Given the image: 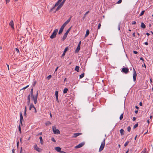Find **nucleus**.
Wrapping results in <instances>:
<instances>
[{
	"mask_svg": "<svg viewBox=\"0 0 153 153\" xmlns=\"http://www.w3.org/2000/svg\"><path fill=\"white\" fill-rule=\"evenodd\" d=\"M38 91L36 92V95L35 96H34L33 95V88H32L31 89L30 95H31V96L32 98L33 99L35 104H36L37 103V100L38 97Z\"/></svg>",
	"mask_w": 153,
	"mask_h": 153,
	"instance_id": "1",
	"label": "nucleus"
},
{
	"mask_svg": "<svg viewBox=\"0 0 153 153\" xmlns=\"http://www.w3.org/2000/svg\"><path fill=\"white\" fill-rule=\"evenodd\" d=\"M105 138L104 139L103 141L102 142L101 145H100V146L99 150V152H100L103 150L105 145Z\"/></svg>",
	"mask_w": 153,
	"mask_h": 153,
	"instance_id": "2",
	"label": "nucleus"
},
{
	"mask_svg": "<svg viewBox=\"0 0 153 153\" xmlns=\"http://www.w3.org/2000/svg\"><path fill=\"white\" fill-rule=\"evenodd\" d=\"M58 30L57 29H56L55 30L52 35L50 36V38L52 39L55 38L56 36V35L58 32Z\"/></svg>",
	"mask_w": 153,
	"mask_h": 153,
	"instance_id": "3",
	"label": "nucleus"
},
{
	"mask_svg": "<svg viewBox=\"0 0 153 153\" xmlns=\"http://www.w3.org/2000/svg\"><path fill=\"white\" fill-rule=\"evenodd\" d=\"M52 130L54 134H60L59 131L58 129H56L55 126H52Z\"/></svg>",
	"mask_w": 153,
	"mask_h": 153,
	"instance_id": "4",
	"label": "nucleus"
},
{
	"mask_svg": "<svg viewBox=\"0 0 153 153\" xmlns=\"http://www.w3.org/2000/svg\"><path fill=\"white\" fill-rule=\"evenodd\" d=\"M71 27L70 28H69L66 31V32L64 34L62 39L64 40L66 38L67 36L69 33V32L70 31L71 28Z\"/></svg>",
	"mask_w": 153,
	"mask_h": 153,
	"instance_id": "5",
	"label": "nucleus"
},
{
	"mask_svg": "<svg viewBox=\"0 0 153 153\" xmlns=\"http://www.w3.org/2000/svg\"><path fill=\"white\" fill-rule=\"evenodd\" d=\"M133 79L134 81H135L136 79L137 74L134 68H133Z\"/></svg>",
	"mask_w": 153,
	"mask_h": 153,
	"instance_id": "6",
	"label": "nucleus"
},
{
	"mask_svg": "<svg viewBox=\"0 0 153 153\" xmlns=\"http://www.w3.org/2000/svg\"><path fill=\"white\" fill-rule=\"evenodd\" d=\"M34 149L39 152H41L42 151V149L39 148L36 144L34 146Z\"/></svg>",
	"mask_w": 153,
	"mask_h": 153,
	"instance_id": "7",
	"label": "nucleus"
},
{
	"mask_svg": "<svg viewBox=\"0 0 153 153\" xmlns=\"http://www.w3.org/2000/svg\"><path fill=\"white\" fill-rule=\"evenodd\" d=\"M62 1V0H59L55 4L54 6L51 9V11H53V10L54 9L55 7L58 5L59 4V3L61 2V1Z\"/></svg>",
	"mask_w": 153,
	"mask_h": 153,
	"instance_id": "8",
	"label": "nucleus"
},
{
	"mask_svg": "<svg viewBox=\"0 0 153 153\" xmlns=\"http://www.w3.org/2000/svg\"><path fill=\"white\" fill-rule=\"evenodd\" d=\"M123 72L125 74H127L129 71L128 69V68H123L122 69Z\"/></svg>",
	"mask_w": 153,
	"mask_h": 153,
	"instance_id": "9",
	"label": "nucleus"
},
{
	"mask_svg": "<svg viewBox=\"0 0 153 153\" xmlns=\"http://www.w3.org/2000/svg\"><path fill=\"white\" fill-rule=\"evenodd\" d=\"M84 145V143H81L78 145L76 146L75 147V148L76 149L79 148L82 146Z\"/></svg>",
	"mask_w": 153,
	"mask_h": 153,
	"instance_id": "10",
	"label": "nucleus"
},
{
	"mask_svg": "<svg viewBox=\"0 0 153 153\" xmlns=\"http://www.w3.org/2000/svg\"><path fill=\"white\" fill-rule=\"evenodd\" d=\"M82 134V133H74L73 134V137H76L79 136Z\"/></svg>",
	"mask_w": 153,
	"mask_h": 153,
	"instance_id": "11",
	"label": "nucleus"
},
{
	"mask_svg": "<svg viewBox=\"0 0 153 153\" xmlns=\"http://www.w3.org/2000/svg\"><path fill=\"white\" fill-rule=\"evenodd\" d=\"M68 49V47H66L65 48L64 51V52L62 55V57H63L65 55V53L66 52V51H67Z\"/></svg>",
	"mask_w": 153,
	"mask_h": 153,
	"instance_id": "12",
	"label": "nucleus"
},
{
	"mask_svg": "<svg viewBox=\"0 0 153 153\" xmlns=\"http://www.w3.org/2000/svg\"><path fill=\"white\" fill-rule=\"evenodd\" d=\"M9 25L11 26L13 29H14V28L13 27L14 24L13 20H11L9 23Z\"/></svg>",
	"mask_w": 153,
	"mask_h": 153,
	"instance_id": "13",
	"label": "nucleus"
},
{
	"mask_svg": "<svg viewBox=\"0 0 153 153\" xmlns=\"http://www.w3.org/2000/svg\"><path fill=\"white\" fill-rule=\"evenodd\" d=\"M56 100L57 102H59L58 98V91H56L55 93Z\"/></svg>",
	"mask_w": 153,
	"mask_h": 153,
	"instance_id": "14",
	"label": "nucleus"
},
{
	"mask_svg": "<svg viewBox=\"0 0 153 153\" xmlns=\"http://www.w3.org/2000/svg\"><path fill=\"white\" fill-rule=\"evenodd\" d=\"M55 149L57 152H60V150H61V148L59 147H55Z\"/></svg>",
	"mask_w": 153,
	"mask_h": 153,
	"instance_id": "15",
	"label": "nucleus"
},
{
	"mask_svg": "<svg viewBox=\"0 0 153 153\" xmlns=\"http://www.w3.org/2000/svg\"><path fill=\"white\" fill-rule=\"evenodd\" d=\"M64 28L62 27V26L61 27L59 31V34H61L62 32L63 31V29H64Z\"/></svg>",
	"mask_w": 153,
	"mask_h": 153,
	"instance_id": "16",
	"label": "nucleus"
},
{
	"mask_svg": "<svg viewBox=\"0 0 153 153\" xmlns=\"http://www.w3.org/2000/svg\"><path fill=\"white\" fill-rule=\"evenodd\" d=\"M89 34V31L88 30H87L86 31V33L85 36V38Z\"/></svg>",
	"mask_w": 153,
	"mask_h": 153,
	"instance_id": "17",
	"label": "nucleus"
},
{
	"mask_svg": "<svg viewBox=\"0 0 153 153\" xmlns=\"http://www.w3.org/2000/svg\"><path fill=\"white\" fill-rule=\"evenodd\" d=\"M22 120H23V116L22 114L21 113L20 114V121L21 124H22Z\"/></svg>",
	"mask_w": 153,
	"mask_h": 153,
	"instance_id": "18",
	"label": "nucleus"
},
{
	"mask_svg": "<svg viewBox=\"0 0 153 153\" xmlns=\"http://www.w3.org/2000/svg\"><path fill=\"white\" fill-rule=\"evenodd\" d=\"M141 27L142 28H145L146 27V25L143 22L141 23Z\"/></svg>",
	"mask_w": 153,
	"mask_h": 153,
	"instance_id": "19",
	"label": "nucleus"
},
{
	"mask_svg": "<svg viewBox=\"0 0 153 153\" xmlns=\"http://www.w3.org/2000/svg\"><path fill=\"white\" fill-rule=\"evenodd\" d=\"M120 131L121 135H124V131L123 129H121Z\"/></svg>",
	"mask_w": 153,
	"mask_h": 153,
	"instance_id": "20",
	"label": "nucleus"
},
{
	"mask_svg": "<svg viewBox=\"0 0 153 153\" xmlns=\"http://www.w3.org/2000/svg\"><path fill=\"white\" fill-rule=\"evenodd\" d=\"M79 67L78 66H76L75 67V70L77 71V72H79Z\"/></svg>",
	"mask_w": 153,
	"mask_h": 153,
	"instance_id": "21",
	"label": "nucleus"
},
{
	"mask_svg": "<svg viewBox=\"0 0 153 153\" xmlns=\"http://www.w3.org/2000/svg\"><path fill=\"white\" fill-rule=\"evenodd\" d=\"M68 23V21H66L63 24L62 26L64 28V27Z\"/></svg>",
	"mask_w": 153,
	"mask_h": 153,
	"instance_id": "22",
	"label": "nucleus"
},
{
	"mask_svg": "<svg viewBox=\"0 0 153 153\" xmlns=\"http://www.w3.org/2000/svg\"><path fill=\"white\" fill-rule=\"evenodd\" d=\"M39 139L40 140L41 144H43V141L42 137L41 136L39 138Z\"/></svg>",
	"mask_w": 153,
	"mask_h": 153,
	"instance_id": "23",
	"label": "nucleus"
},
{
	"mask_svg": "<svg viewBox=\"0 0 153 153\" xmlns=\"http://www.w3.org/2000/svg\"><path fill=\"white\" fill-rule=\"evenodd\" d=\"M80 46H78L77 47V48H76V52H78L80 50Z\"/></svg>",
	"mask_w": 153,
	"mask_h": 153,
	"instance_id": "24",
	"label": "nucleus"
},
{
	"mask_svg": "<svg viewBox=\"0 0 153 153\" xmlns=\"http://www.w3.org/2000/svg\"><path fill=\"white\" fill-rule=\"evenodd\" d=\"M51 123L49 121H47L45 123V125L46 126H48L51 125Z\"/></svg>",
	"mask_w": 153,
	"mask_h": 153,
	"instance_id": "25",
	"label": "nucleus"
},
{
	"mask_svg": "<svg viewBox=\"0 0 153 153\" xmlns=\"http://www.w3.org/2000/svg\"><path fill=\"white\" fill-rule=\"evenodd\" d=\"M26 111H27V107L26 106H25L24 111V116L26 117Z\"/></svg>",
	"mask_w": 153,
	"mask_h": 153,
	"instance_id": "26",
	"label": "nucleus"
},
{
	"mask_svg": "<svg viewBox=\"0 0 153 153\" xmlns=\"http://www.w3.org/2000/svg\"><path fill=\"white\" fill-rule=\"evenodd\" d=\"M62 7L60 4H59L57 7V8L56 11L59 10Z\"/></svg>",
	"mask_w": 153,
	"mask_h": 153,
	"instance_id": "27",
	"label": "nucleus"
},
{
	"mask_svg": "<svg viewBox=\"0 0 153 153\" xmlns=\"http://www.w3.org/2000/svg\"><path fill=\"white\" fill-rule=\"evenodd\" d=\"M89 13V11L86 12L85 14H84V16L82 18V19L83 20L85 18V16L86 15H87Z\"/></svg>",
	"mask_w": 153,
	"mask_h": 153,
	"instance_id": "28",
	"label": "nucleus"
},
{
	"mask_svg": "<svg viewBox=\"0 0 153 153\" xmlns=\"http://www.w3.org/2000/svg\"><path fill=\"white\" fill-rule=\"evenodd\" d=\"M35 107L34 106L33 104H31L30 106L29 110H31L32 108H34Z\"/></svg>",
	"mask_w": 153,
	"mask_h": 153,
	"instance_id": "29",
	"label": "nucleus"
},
{
	"mask_svg": "<svg viewBox=\"0 0 153 153\" xmlns=\"http://www.w3.org/2000/svg\"><path fill=\"white\" fill-rule=\"evenodd\" d=\"M68 89L67 88H65L64 89L63 91V93L64 94H66L67 93L68 91Z\"/></svg>",
	"mask_w": 153,
	"mask_h": 153,
	"instance_id": "30",
	"label": "nucleus"
},
{
	"mask_svg": "<svg viewBox=\"0 0 153 153\" xmlns=\"http://www.w3.org/2000/svg\"><path fill=\"white\" fill-rule=\"evenodd\" d=\"M85 74L84 73H83L81 75H79V78L81 79L84 76Z\"/></svg>",
	"mask_w": 153,
	"mask_h": 153,
	"instance_id": "31",
	"label": "nucleus"
},
{
	"mask_svg": "<svg viewBox=\"0 0 153 153\" xmlns=\"http://www.w3.org/2000/svg\"><path fill=\"white\" fill-rule=\"evenodd\" d=\"M66 0H63L61 3L60 4L61 6H62L65 2Z\"/></svg>",
	"mask_w": 153,
	"mask_h": 153,
	"instance_id": "32",
	"label": "nucleus"
},
{
	"mask_svg": "<svg viewBox=\"0 0 153 153\" xmlns=\"http://www.w3.org/2000/svg\"><path fill=\"white\" fill-rule=\"evenodd\" d=\"M123 114H122L120 116V120H122L123 118Z\"/></svg>",
	"mask_w": 153,
	"mask_h": 153,
	"instance_id": "33",
	"label": "nucleus"
},
{
	"mask_svg": "<svg viewBox=\"0 0 153 153\" xmlns=\"http://www.w3.org/2000/svg\"><path fill=\"white\" fill-rule=\"evenodd\" d=\"M129 143V141H127L126 143H125L124 145V146L125 147Z\"/></svg>",
	"mask_w": 153,
	"mask_h": 153,
	"instance_id": "34",
	"label": "nucleus"
},
{
	"mask_svg": "<svg viewBox=\"0 0 153 153\" xmlns=\"http://www.w3.org/2000/svg\"><path fill=\"white\" fill-rule=\"evenodd\" d=\"M120 23H119L118 25V29L119 30H120Z\"/></svg>",
	"mask_w": 153,
	"mask_h": 153,
	"instance_id": "35",
	"label": "nucleus"
},
{
	"mask_svg": "<svg viewBox=\"0 0 153 153\" xmlns=\"http://www.w3.org/2000/svg\"><path fill=\"white\" fill-rule=\"evenodd\" d=\"M127 131H128V132H130L131 131V128L130 127V126H129L127 128Z\"/></svg>",
	"mask_w": 153,
	"mask_h": 153,
	"instance_id": "36",
	"label": "nucleus"
},
{
	"mask_svg": "<svg viewBox=\"0 0 153 153\" xmlns=\"http://www.w3.org/2000/svg\"><path fill=\"white\" fill-rule=\"evenodd\" d=\"M138 126V124L137 123L134 126L133 128L134 129L136 128H137Z\"/></svg>",
	"mask_w": 153,
	"mask_h": 153,
	"instance_id": "37",
	"label": "nucleus"
},
{
	"mask_svg": "<svg viewBox=\"0 0 153 153\" xmlns=\"http://www.w3.org/2000/svg\"><path fill=\"white\" fill-rule=\"evenodd\" d=\"M144 12H145L144 10H143V11H142L140 14V16H141L143 15L144 14Z\"/></svg>",
	"mask_w": 153,
	"mask_h": 153,
	"instance_id": "38",
	"label": "nucleus"
},
{
	"mask_svg": "<svg viewBox=\"0 0 153 153\" xmlns=\"http://www.w3.org/2000/svg\"><path fill=\"white\" fill-rule=\"evenodd\" d=\"M51 78V75H50L49 76H48L47 77V79H50Z\"/></svg>",
	"mask_w": 153,
	"mask_h": 153,
	"instance_id": "39",
	"label": "nucleus"
},
{
	"mask_svg": "<svg viewBox=\"0 0 153 153\" xmlns=\"http://www.w3.org/2000/svg\"><path fill=\"white\" fill-rule=\"evenodd\" d=\"M72 17V16H71L66 21H68V22L69 23L70 22V21Z\"/></svg>",
	"mask_w": 153,
	"mask_h": 153,
	"instance_id": "40",
	"label": "nucleus"
},
{
	"mask_svg": "<svg viewBox=\"0 0 153 153\" xmlns=\"http://www.w3.org/2000/svg\"><path fill=\"white\" fill-rule=\"evenodd\" d=\"M30 94L27 97V100H30Z\"/></svg>",
	"mask_w": 153,
	"mask_h": 153,
	"instance_id": "41",
	"label": "nucleus"
},
{
	"mask_svg": "<svg viewBox=\"0 0 153 153\" xmlns=\"http://www.w3.org/2000/svg\"><path fill=\"white\" fill-rule=\"evenodd\" d=\"M51 140L52 141H53L54 142H56V141L55 140L54 138L53 137L51 138Z\"/></svg>",
	"mask_w": 153,
	"mask_h": 153,
	"instance_id": "42",
	"label": "nucleus"
},
{
	"mask_svg": "<svg viewBox=\"0 0 153 153\" xmlns=\"http://www.w3.org/2000/svg\"><path fill=\"white\" fill-rule=\"evenodd\" d=\"M122 1V0H119L117 2V4H120V3H121Z\"/></svg>",
	"mask_w": 153,
	"mask_h": 153,
	"instance_id": "43",
	"label": "nucleus"
},
{
	"mask_svg": "<svg viewBox=\"0 0 153 153\" xmlns=\"http://www.w3.org/2000/svg\"><path fill=\"white\" fill-rule=\"evenodd\" d=\"M28 87H29V85H27V86H26V87L23 88L22 89H26Z\"/></svg>",
	"mask_w": 153,
	"mask_h": 153,
	"instance_id": "44",
	"label": "nucleus"
},
{
	"mask_svg": "<svg viewBox=\"0 0 153 153\" xmlns=\"http://www.w3.org/2000/svg\"><path fill=\"white\" fill-rule=\"evenodd\" d=\"M101 25L100 23L99 24L98 26V29H100V27H101Z\"/></svg>",
	"mask_w": 153,
	"mask_h": 153,
	"instance_id": "45",
	"label": "nucleus"
},
{
	"mask_svg": "<svg viewBox=\"0 0 153 153\" xmlns=\"http://www.w3.org/2000/svg\"><path fill=\"white\" fill-rule=\"evenodd\" d=\"M16 51L17 52H18L19 53V49H18V48H16Z\"/></svg>",
	"mask_w": 153,
	"mask_h": 153,
	"instance_id": "46",
	"label": "nucleus"
},
{
	"mask_svg": "<svg viewBox=\"0 0 153 153\" xmlns=\"http://www.w3.org/2000/svg\"><path fill=\"white\" fill-rule=\"evenodd\" d=\"M36 81H35L34 82L33 84V86H35V85H36Z\"/></svg>",
	"mask_w": 153,
	"mask_h": 153,
	"instance_id": "47",
	"label": "nucleus"
},
{
	"mask_svg": "<svg viewBox=\"0 0 153 153\" xmlns=\"http://www.w3.org/2000/svg\"><path fill=\"white\" fill-rule=\"evenodd\" d=\"M136 22L133 21L132 22V25H135V24H136Z\"/></svg>",
	"mask_w": 153,
	"mask_h": 153,
	"instance_id": "48",
	"label": "nucleus"
},
{
	"mask_svg": "<svg viewBox=\"0 0 153 153\" xmlns=\"http://www.w3.org/2000/svg\"><path fill=\"white\" fill-rule=\"evenodd\" d=\"M30 103V100H28L27 102V104L28 105H29Z\"/></svg>",
	"mask_w": 153,
	"mask_h": 153,
	"instance_id": "49",
	"label": "nucleus"
},
{
	"mask_svg": "<svg viewBox=\"0 0 153 153\" xmlns=\"http://www.w3.org/2000/svg\"><path fill=\"white\" fill-rule=\"evenodd\" d=\"M19 130L20 132L21 133V127H20V125L19 126Z\"/></svg>",
	"mask_w": 153,
	"mask_h": 153,
	"instance_id": "50",
	"label": "nucleus"
},
{
	"mask_svg": "<svg viewBox=\"0 0 153 153\" xmlns=\"http://www.w3.org/2000/svg\"><path fill=\"white\" fill-rule=\"evenodd\" d=\"M33 109L34 110V112L35 113H36L37 112V111H36V108H35V107L33 108Z\"/></svg>",
	"mask_w": 153,
	"mask_h": 153,
	"instance_id": "51",
	"label": "nucleus"
},
{
	"mask_svg": "<svg viewBox=\"0 0 153 153\" xmlns=\"http://www.w3.org/2000/svg\"><path fill=\"white\" fill-rule=\"evenodd\" d=\"M19 141H17V148L19 147Z\"/></svg>",
	"mask_w": 153,
	"mask_h": 153,
	"instance_id": "52",
	"label": "nucleus"
},
{
	"mask_svg": "<svg viewBox=\"0 0 153 153\" xmlns=\"http://www.w3.org/2000/svg\"><path fill=\"white\" fill-rule=\"evenodd\" d=\"M140 59L142 60L143 62L144 61V60L142 57H140Z\"/></svg>",
	"mask_w": 153,
	"mask_h": 153,
	"instance_id": "53",
	"label": "nucleus"
},
{
	"mask_svg": "<svg viewBox=\"0 0 153 153\" xmlns=\"http://www.w3.org/2000/svg\"><path fill=\"white\" fill-rule=\"evenodd\" d=\"M133 121H135V120H136V118L135 117H133Z\"/></svg>",
	"mask_w": 153,
	"mask_h": 153,
	"instance_id": "54",
	"label": "nucleus"
},
{
	"mask_svg": "<svg viewBox=\"0 0 153 153\" xmlns=\"http://www.w3.org/2000/svg\"><path fill=\"white\" fill-rule=\"evenodd\" d=\"M133 53H134V54H136L137 53V51H134Z\"/></svg>",
	"mask_w": 153,
	"mask_h": 153,
	"instance_id": "55",
	"label": "nucleus"
},
{
	"mask_svg": "<svg viewBox=\"0 0 153 153\" xmlns=\"http://www.w3.org/2000/svg\"><path fill=\"white\" fill-rule=\"evenodd\" d=\"M81 41L79 42V44H78V46H80V45L81 44Z\"/></svg>",
	"mask_w": 153,
	"mask_h": 153,
	"instance_id": "56",
	"label": "nucleus"
},
{
	"mask_svg": "<svg viewBox=\"0 0 153 153\" xmlns=\"http://www.w3.org/2000/svg\"><path fill=\"white\" fill-rule=\"evenodd\" d=\"M12 153H15V149H13L12 150Z\"/></svg>",
	"mask_w": 153,
	"mask_h": 153,
	"instance_id": "57",
	"label": "nucleus"
},
{
	"mask_svg": "<svg viewBox=\"0 0 153 153\" xmlns=\"http://www.w3.org/2000/svg\"><path fill=\"white\" fill-rule=\"evenodd\" d=\"M144 44L146 45H148V43L147 42H146L144 43Z\"/></svg>",
	"mask_w": 153,
	"mask_h": 153,
	"instance_id": "58",
	"label": "nucleus"
},
{
	"mask_svg": "<svg viewBox=\"0 0 153 153\" xmlns=\"http://www.w3.org/2000/svg\"><path fill=\"white\" fill-rule=\"evenodd\" d=\"M6 3H7L8 2H9L10 1V0H5Z\"/></svg>",
	"mask_w": 153,
	"mask_h": 153,
	"instance_id": "59",
	"label": "nucleus"
},
{
	"mask_svg": "<svg viewBox=\"0 0 153 153\" xmlns=\"http://www.w3.org/2000/svg\"><path fill=\"white\" fill-rule=\"evenodd\" d=\"M7 68H8V70H9V65H8V64H7Z\"/></svg>",
	"mask_w": 153,
	"mask_h": 153,
	"instance_id": "60",
	"label": "nucleus"
},
{
	"mask_svg": "<svg viewBox=\"0 0 153 153\" xmlns=\"http://www.w3.org/2000/svg\"><path fill=\"white\" fill-rule=\"evenodd\" d=\"M60 152L61 153H66L64 151H61V150H60V152Z\"/></svg>",
	"mask_w": 153,
	"mask_h": 153,
	"instance_id": "61",
	"label": "nucleus"
},
{
	"mask_svg": "<svg viewBox=\"0 0 153 153\" xmlns=\"http://www.w3.org/2000/svg\"><path fill=\"white\" fill-rule=\"evenodd\" d=\"M59 68V67H57L56 68V69H55V72L58 69V68Z\"/></svg>",
	"mask_w": 153,
	"mask_h": 153,
	"instance_id": "62",
	"label": "nucleus"
},
{
	"mask_svg": "<svg viewBox=\"0 0 153 153\" xmlns=\"http://www.w3.org/2000/svg\"><path fill=\"white\" fill-rule=\"evenodd\" d=\"M132 35L133 36L135 37V33H133Z\"/></svg>",
	"mask_w": 153,
	"mask_h": 153,
	"instance_id": "63",
	"label": "nucleus"
},
{
	"mask_svg": "<svg viewBox=\"0 0 153 153\" xmlns=\"http://www.w3.org/2000/svg\"><path fill=\"white\" fill-rule=\"evenodd\" d=\"M22 148L21 147V150H20V153H22Z\"/></svg>",
	"mask_w": 153,
	"mask_h": 153,
	"instance_id": "64",
	"label": "nucleus"
}]
</instances>
